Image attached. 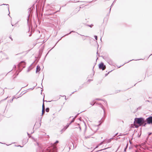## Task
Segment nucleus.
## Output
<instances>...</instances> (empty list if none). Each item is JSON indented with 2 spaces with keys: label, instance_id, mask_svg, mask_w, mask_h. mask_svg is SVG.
<instances>
[{
  "label": "nucleus",
  "instance_id": "obj_12",
  "mask_svg": "<svg viewBox=\"0 0 152 152\" xmlns=\"http://www.w3.org/2000/svg\"><path fill=\"white\" fill-rule=\"evenodd\" d=\"M94 37H95V39L97 40V36H94Z\"/></svg>",
  "mask_w": 152,
  "mask_h": 152
},
{
  "label": "nucleus",
  "instance_id": "obj_1",
  "mask_svg": "<svg viewBox=\"0 0 152 152\" xmlns=\"http://www.w3.org/2000/svg\"><path fill=\"white\" fill-rule=\"evenodd\" d=\"M144 119L143 118H135L134 119V123H136L139 125V126H141L143 125L145 126L146 123H145Z\"/></svg>",
  "mask_w": 152,
  "mask_h": 152
},
{
  "label": "nucleus",
  "instance_id": "obj_9",
  "mask_svg": "<svg viewBox=\"0 0 152 152\" xmlns=\"http://www.w3.org/2000/svg\"><path fill=\"white\" fill-rule=\"evenodd\" d=\"M45 109H42V114L43 115L45 113Z\"/></svg>",
  "mask_w": 152,
  "mask_h": 152
},
{
  "label": "nucleus",
  "instance_id": "obj_10",
  "mask_svg": "<svg viewBox=\"0 0 152 152\" xmlns=\"http://www.w3.org/2000/svg\"><path fill=\"white\" fill-rule=\"evenodd\" d=\"M42 109H45V105H44V103H43V104H42Z\"/></svg>",
  "mask_w": 152,
  "mask_h": 152
},
{
  "label": "nucleus",
  "instance_id": "obj_3",
  "mask_svg": "<svg viewBox=\"0 0 152 152\" xmlns=\"http://www.w3.org/2000/svg\"><path fill=\"white\" fill-rule=\"evenodd\" d=\"M99 68L102 70H104L106 68V66L104 65V64L102 63H100L99 65Z\"/></svg>",
  "mask_w": 152,
  "mask_h": 152
},
{
  "label": "nucleus",
  "instance_id": "obj_13",
  "mask_svg": "<svg viewBox=\"0 0 152 152\" xmlns=\"http://www.w3.org/2000/svg\"><path fill=\"white\" fill-rule=\"evenodd\" d=\"M99 109H100V110H102V108L101 107H99Z\"/></svg>",
  "mask_w": 152,
  "mask_h": 152
},
{
  "label": "nucleus",
  "instance_id": "obj_4",
  "mask_svg": "<svg viewBox=\"0 0 152 152\" xmlns=\"http://www.w3.org/2000/svg\"><path fill=\"white\" fill-rule=\"evenodd\" d=\"M136 123H135L133 124H132V127H135V128H138L139 127V126L137 125H136Z\"/></svg>",
  "mask_w": 152,
  "mask_h": 152
},
{
  "label": "nucleus",
  "instance_id": "obj_11",
  "mask_svg": "<svg viewBox=\"0 0 152 152\" xmlns=\"http://www.w3.org/2000/svg\"><path fill=\"white\" fill-rule=\"evenodd\" d=\"M58 141H56V142L55 143H54V146H55V144H57V143H58Z\"/></svg>",
  "mask_w": 152,
  "mask_h": 152
},
{
  "label": "nucleus",
  "instance_id": "obj_5",
  "mask_svg": "<svg viewBox=\"0 0 152 152\" xmlns=\"http://www.w3.org/2000/svg\"><path fill=\"white\" fill-rule=\"evenodd\" d=\"M40 70V68L39 66H37L36 68V72H39Z\"/></svg>",
  "mask_w": 152,
  "mask_h": 152
},
{
  "label": "nucleus",
  "instance_id": "obj_15",
  "mask_svg": "<svg viewBox=\"0 0 152 152\" xmlns=\"http://www.w3.org/2000/svg\"><path fill=\"white\" fill-rule=\"evenodd\" d=\"M94 104H95V103H93V104H92V105H94Z\"/></svg>",
  "mask_w": 152,
  "mask_h": 152
},
{
  "label": "nucleus",
  "instance_id": "obj_6",
  "mask_svg": "<svg viewBox=\"0 0 152 152\" xmlns=\"http://www.w3.org/2000/svg\"><path fill=\"white\" fill-rule=\"evenodd\" d=\"M22 64H23V65H25V64L26 63L24 61H22L19 64V65L21 66Z\"/></svg>",
  "mask_w": 152,
  "mask_h": 152
},
{
  "label": "nucleus",
  "instance_id": "obj_14",
  "mask_svg": "<svg viewBox=\"0 0 152 152\" xmlns=\"http://www.w3.org/2000/svg\"><path fill=\"white\" fill-rule=\"evenodd\" d=\"M10 38L12 40V38L11 37H10Z\"/></svg>",
  "mask_w": 152,
  "mask_h": 152
},
{
  "label": "nucleus",
  "instance_id": "obj_7",
  "mask_svg": "<svg viewBox=\"0 0 152 152\" xmlns=\"http://www.w3.org/2000/svg\"><path fill=\"white\" fill-rule=\"evenodd\" d=\"M87 37V36H83L82 37V39H83V40H85V39H86V38Z\"/></svg>",
  "mask_w": 152,
  "mask_h": 152
},
{
  "label": "nucleus",
  "instance_id": "obj_2",
  "mask_svg": "<svg viewBox=\"0 0 152 152\" xmlns=\"http://www.w3.org/2000/svg\"><path fill=\"white\" fill-rule=\"evenodd\" d=\"M146 121L147 124H152V116H150L146 119Z\"/></svg>",
  "mask_w": 152,
  "mask_h": 152
},
{
  "label": "nucleus",
  "instance_id": "obj_8",
  "mask_svg": "<svg viewBox=\"0 0 152 152\" xmlns=\"http://www.w3.org/2000/svg\"><path fill=\"white\" fill-rule=\"evenodd\" d=\"M46 111L47 112H49V108H46Z\"/></svg>",
  "mask_w": 152,
  "mask_h": 152
}]
</instances>
